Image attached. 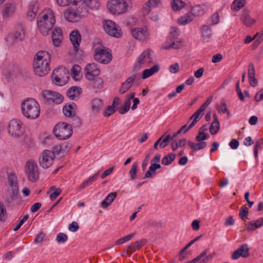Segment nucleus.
<instances>
[{
	"instance_id": "f257e3e1",
	"label": "nucleus",
	"mask_w": 263,
	"mask_h": 263,
	"mask_svg": "<svg viewBox=\"0 0 263 263\" xmlns=\"http://www.w3.org/2000/svg\"><path fill=\"white\" fill-rule=\"evenodd\" d=\"M55 16L50 8L44 9L37 18V27L43 35H47L55 23Z\"/></svg>"
},
{
	"instance_id": "f03ea898",
	"label": "nucleus",
	"mask_w": 263,
	"mask_h": 263,
	"mask_svg": "<svg viewBox=\"0 0 263 263\" xmlns=\"http://www.w3.org/2000/svg\"><path fill=\"white\" fill-rule=\"evenodd\" d=\"M50 54L46 51L37 52L34 57L33 62V68L34 73L43 77L48 73L50 71Z\"/></svg>"
},
{
	"instance_id": "7ed1b4c3",
	"label": "nucleus",
	"mask_w": 263,
	"mask_h": 263,
	"mask_svg": "<svg viewBox=\"0 0 263 263\" xmlns=\"http://www.w3.org/2000/svg\"><path fill=\"white\" fill-rule=\"evenodd\" d=\"M23 115L29 119L37 118L40 115L41 108L39 103L34 99H28L22 104Z\"/></svg>"
},
{
	"instance_id": "20e7f679",
	"label": "nucleus",
	"mask_w": 263,
	"mask_h": 263,
	"mask_svg": "<svg viewBox=\"0 0 263 263\" xmlns=\"http://www.w3.org/2000/svg\"><path fill=\"white\" fill-rule=\"evenodd\" d=\"M73 7H69L64 12V18L69 22H76L79 21L87 12L85 8L80 5H76Z\"/></svg>"
},
{
	"instance_id": "39448f33",
	"label": "nucleus",
	"mask_w": 263,
	"mask_h": 263,
	"mask_svg": "<svg viewBox=\"0 0 263 263\" xmlns=\"http://www.w3.org/2000/svg\"><path fill=\"white\" fill-rule=\"evenodd\" d=\"M53 133L59 140H64L69 138L73 133L71 125L65 122H59L54 126Z\"/></svg>"
},
{
	"instance_id": "423d86ee",
	"label": "nucleus",
	"mask_w": 263,
	"mask_h": 263,
	"mask_svg": "<svg viewBox=\"0 0 263 263\" xmlns=\"http://www.w3.org/2000/svg\"><path fill=\"white\" fill-rule=\"evenodd\" d=\"M52 78L57 85L61 86L64 85L67 82L69 78V70L64 66H59L53 70Z\"/></svg>"
},
{
	"instance_id": "0eeeda50",
	"label": "nucleus",
	"mask_w": 263,
	"mask_h": 263,
	"mask_svg": "<svg viewBox=\"0 0 263 263\" xmlns=\"http://www.w3.org/2000/svg\"><path fill=\"white\" fill-rule=\"evenodd\" d=\"M25 172L28 179L35 182L39 178L40 172L37 164L34 161L28 160L25 166Z\"/></svg>"
},
{
	"instance_id": "6e6552de",
	"label": "nucleus",
	"mask_w": 263,
	"mask_h": 263,
	"mask_svg": "<svg viewBox=\"0 0 263 263\" xmlns=\"http://www.w3.org/2000/svg\"><path fill=\"white\" fill-rule=\"evenodd\" d=\"M94 58L101 63L107 64L111 61L112 55L109 49L104 47H99L95 50Z\"/></svg>"
},
{
	"instance_id": "1a4fd4ad",
	"label": "nucleus",
	"mask_w": 263,
	"mask_h": 263,
	"mask_svg": "<svg viewBox=\"0 0 263 263\" xmlns=\"http://www.w3.org/2000/svg\"><path fill=\"white\" fill-rule=\"evenodd\" d=\"M104 30L108 35L115 37L121 36L122 32L120 27L114 22L110 20H105L103 22Z\"/></svg>"
},
{
	"instance_id": "9d476101",
	"label": "nucleus",
	"mask_w": 263,
	"mask_h": 263,
	"mask_svg": "<svg viewBox=\"0 0 263 263\" xmlns=\"http://www.w3.org/2000/svg\"><path fill=\"white\" fill-rule=\"evenodd\" d=\"M24 129L23 123L18 119H13L10 121L8 126L9 133L14 137L21 136L24 133Z\"/></svg>"
},
{
	"instance_id": "9b49d317",
	"label": "nucleus",
	"mask_w": 263,
	"mask_h": 263,
	"mask_svg": "<svg viewBox=\"0 0 263 263\" xmlns=\"http://www.w3.org/2000/svg\"><path fill=\"white\" fill-rule=\"evenodd\" d=\"M54 158V152L49 150H44L39 158V164L43 168H48L53 164Z\"/></svg>"
},
{
	"instance_id": "f8f14e48",
	"label": "nucleus",
	"mask_w": 263,
	"mask_h": 263,
	"mask_svg": "<svg viewBox=\"0 0 263 263\" xmlns=\"http://www.w3.org/2000/svg\"><path fill=\"white\" fill-rule=\"evenodd\" d=\"M109 9L112 14H122L126 12L128 4L124 0H112L108 5Z\"/></svg>"
},
{
	"instance_id": "ddd939ff",
	"label": "nucleus",
	"mask_w": 263,
	"mask_h": 263,
	"mask_svg": "<svg viewBox=\"0 0 263 263\" xmlns=\"http://www.w3.org/2000/svg\"><path fill=\"white\" fill-rule=\"evenodd\" d=\"M151 51L149 49H146L137 59L134 66L135 70H139L145 64H149L152 62V59L151 57Z\"/></svg>"
},
{
	"instance_id": "4468645a",
	"label": "nucleus",
	"mask_w": 263,
	"mask_h": 263,
	"mask_svg": "<svg viewBox=\"0 0 263 263\" xmlns=\"http://www.w3.org/2000/svg\"><path fill=\"white\" fill-rule=\"evenodd\" d=\"M172 31L171 32V36L169 37L166 44L163 46L165 49H168L170 48L178 49L181 45L180 41L175 39V36L178 34L179 29L174 27H171Z\"/></svg>"
},
{
	"instance_id": "2eb2a0df",
	"label": "nucleus",
	"mask_w": 263,
	"mask_h": 263,
	"mask_svg": "<svg viewBox=\"0 0 263 263\" xmlns=\"http://www.w3.org/2000/svg\"><path fill=\"white\" fill-rule=\"evenodd\" d=\"M133 37L141 42H144L149 40L150 34L147 27H137L133 29Z\"/></svg>"
},
{
	"instance_id": "dca6fc26",
	"label": "nucleus",
	"mask_w": 263,
	"mask_h": 263,
	"mask_svg": "<svg viewBox=\"0 0 263 263\" xmlns=\"http://www.w3.org/2000/svg\"><path fill=\"white\" fill-rule=\"evenodd\" d=\"M42 95L44 100L49 103H54L59 104L63 100L61 95L51 90H45Z\"/></svg>"
},
{
	"instance_id": "f3484780",
	"label": "nucleus",
	"mask_w": 263,
	"mask_h": 263,
	"mask_svg": "<svg viewBox=\"0 0 263 263\" xmlns=\"http://www.w3.org/2000/svg\"><path fill=\"white\" fill-rule=\"evenodd\" d=\"M100 73V70L96 63L87 64L84 69V75L86 78L91 80L98 76Z\"/></svg>"
},
{
	"instance_id": "a211bd4d",
	"label": "nucleus",
	"mask_w": 263,
	"mask_h": 263,
	"mask_svg": "<svg viewBox=\"0 0 263 263\" xmlns=\"http://www.w3.org/2000/svg\"><path fill=\"white\" fill-rule=\"evenodd\" d=\"M208 253V249L203 251L195 258L191 260L192 263H195L197 261H199L198 263H207L208 261L212 260L216 255V253L215 252L207 255Z\"/></svg>"
},
{
	"instance_id": "6ab92c4d",
	"label": "nucleus",
	"mask_w": 263,
	"mask_h": 263,
	"mask_svg": "<svg viewBox=\"0 0 263 263\" xmlns=\"http://www.w3.org/2000/svg\"><path fill=\"white\" fill-rule=\"evenodd\" d=\"M248 245L243 244L233 252L232 258L233 259H237L240 257L247 258L250 255Z\"/></svg>"
},
{
	"instance_id": "aec40b11",
	"label": "nucleus",
	"mask_w": 263,
	"mask_h": 263,
	"mask_svg": "<svg viewBox=\"0 0 263 263\" xmlns=\"http://www.w3.org/2000/svg\"><path fill=\"white\" fill-rule=\"evenodd\" d=\"M63 40V32L61 28L56 27L52 32V41L54 46L60 47Z\"/></svg>"
},
{
	"instance_id": "412c9836",
	"label": "nucleus",
	"mask_w": 263,
	"mask_h": 263,
	"mask_svg": "<svg viewBox=\"0 0 263 263\" xmlns=\"http://www.w3.org/2000/svg\"><path fill=\"white\" fill-rule=\"evenodd\" d=\"M83 8H89L91 9H97L100 7V3L98 0H80L79 4Z\"/></svg>"
},
{
	"instance_id": "4be33fe9",
	"label": "nucleus",
	"mask_w": 263,
	"mask_h": 263,
	"mask_svg": "<svg viewBox=\"0 0 263 263\" xmlns=\"http://www.w3.org/2000/svg\"><path fill=\"white\" fill-rule=\"evenodd\" d=\"M70 39L74 50L78 51L81 41V35L77 30H74L70 34Z\"/></svg>"
},
{
	"instance_id": "5701e85b",
	"label": "nucleus",
	"mask_w": 263,
	"mask_h": 263,
	"mask_svg": "<svg viewBox=\"0 0 263 263\" xmlns=\"http://www.w3.org/2000/svg\"><path fill=\"white\" fill-rule=\"evenodd\" d=\"M241 20L243 24L247 27H250L256 22L255 20L250 15L248 10L246 9L242 11Z\"/></svg>"
},
{
	"instance_id": "b1692460",
	"label": "nucleus",
	"mask_w": 263,
	"mask_h": 263,
	"mask_svg": "<svg viewBox=\"0 0 263 263\" xmlns=\"http://www.w3.org/2000/svg\"><path fill=\"white\" fill-rule=\"evenodd\" d=\"M248 231H253L263 226V218H259L256 220H252L246 224Z\"/></svg>"
},
{
	"instance_id": "393cba45",
	"label": "nucleus",
	"mask_w": 263,
	"mask_h": 263,
	"mask_svg": "<svg viewBox=\"0 0 263 263\" xmlns=\"http://www.w3.org/2000/svg\"><path fill=\"white\" fill-rule=\"evenodd\" d=\"M15 10V6L13 3H7L4 6L3 10V15L4 17L7 18L12 15Z\"/></svg>"
},
{
	"instance_id": "a878e982",
	"label": "nucleus",
	"mask_w": 263,
	"mask_h": 263,
	"mask_svg": "<svg viewBox=\"0 0 263 263\" xmlns=\"http://www.w3.org/2000/svg\"><path fill=\"white\" fill-rule=\"evenodd\" d=\"M39 10V4L36 2L32 3L29 8L27 12V16L28 18L31 21L33 20Z\"/></svg>"
},
{
	"instance_id": "bb28decb",
	"label": "nucleus",
	"mask_w": 263,
	"mask_h": 263,
	"mask_svg": "<svg viewBox=\"0 0 263 263\" xmlns=\"http://www.w3.org/2000/svg\"><path fill=\"white\" fill-rule=\"evenodd\" d=\"M204 110L200 107V108L190 117L191 120H193L192 123L190 124L189 127H193L195 124L199 121L203 115Z\"/></svg>"
},
{
	"instance_id": "cd10ccee",
	"label": "nucleus",
	"mask_w": 263,
	"mask_h": 263,
	"mask_svg": "<svg viewBox=\"0 0 263 263\" xmlns=\"http://www.w3.org/2000/svg\"><path fill=\"white\" fill-rule=\"evenodd\" d=\"M76 105L74 103L66 105L64 106L63 111L67 117H73L76 114Z\"/></svg>"
},
{
	"instance_id": "c85d7f7f",
	"label": "nucleus",
	"mask_w": 263,
	"mask_h": 263,
	"mask_svg": "<svg viewBox=\"0 0 263 263\" xmlns=\"http://www.w3.org/2000/svg\"><path fill=\"white\" fill-rule=\"evenodd\" d=\"M81 92V88L73 86L69 88L67 91V96L71 100L77 99Z\"/></svg>"
},
{
	"instance_id": "c756f323",
	"label": "nucleus",
	"mask_w": 263,
	"mask_h": 263,
	"mask_svg": "<svg viewBox=\"0 0 263 263\" xmlns=\"http://www.w3.org/2000/svg\"><path fill=\"white\" fill-rule=\"evenodd\" d=\"M202 37L204 42H208L211 37V29L208 25H204L201 27Z\"/></svg>"
},
{
	"instance_id": "7c9ffc66",
	"label": "nucleus",
	"mask_w": 263,
	"mask_h": 263,
	"mask_svg": "<svg viewBox=\"0 0 263 263\" xmlns=\"http://www.w3.org/2000/svg\"><path fill=\"white\" fill-rule=\"evenodd\" d=\"M214 121L210 127V131L211 134H216L219 129L220 124L216 113L213 114Z\"/></svg>"
},
{
	"instance_id": "2f4dec72",
	"label": "nucleus",
	"mask_w": 263,
	"mask_h": 263,
	"mask_svg": "<svg viewBox=\"0 0 263 263\" xmlns=\"http://www.w3.org/2000/svg\"><path fill=\"white\" fill-rule=\"evenodd\" d=\"M159 70L158 65H154L149 69H145L142 73V79H145L149 78L153 74L157 73Z\"/></svg>"
},
{
	"instance_id": "473e14b6",
	"label": "nucleus",
	"mask_w": 263,
	"mask_h": 263,
	"mask_svg": "<svg viewBox=\"0 0 263 263\" xmlns=\"http://www.w3.org/2000/svg\"><path fill=\"white\" fill-rule=\"evenodd\" d=\"M158 2H157L156 4L154 3L153 1H151L149 3H148V1L143 5L142 9V12L143 15H146L148 14L151 10L152 7L154 6H156L158 4Z\"/></svg>"
},
{
	"instance_id": "72a5a7b5",
	"label": "nucleus",
	"mask_w": 263,
	"mask_h": 263,
	"mask_svg": "<svg viewBox=\"0 0 263 263\" xmlns=\"http://www.w3.org/2000/svg\"><path fill=\"white\" fill-rule=\"evenodd\" d=\"M116 195V193H111L109 194L105 199L102 202V207L103 208H107L114 201Z\"/></svg>"
},
{
	"instance_id": "f704fd0d",
	"label": "nucleus",
	"mask_w": 263,
	"mask_h": 263,
	"mask_svg": "<svg viewBox=\"0 0 263 263\" xmlns=\"http://www.w3.org/2000/svg\"><path fill=\"white\" fill-rule=\"evenodd\" d=\"M81 68L78 65L75 64L73 66L71 69V75L72 78L76 80H78L81 78L80 72Z\"/></svg>"
},
{
	"instance_id": "c9c22d12",
	"label": "nucleus",
	"mask_w": 263,
	"mask_h": 263,
	"mask_svg": "<svg viewBox=\"0 0 263 263\" xmlns=\"http://www.w3.org/2000/svg\"><path fill=\"white\" fill-rule=\"evenodd\" d=\"M131 99L132 95H129L127 100L125 101L124 105L119 108V111L120 114H123L129 109Z\"/></svg>"
},
{
	"instance_id": "e433bc0d",
	"label": "nucleus",
	"mask_w": 263,
	"mask_h": 263,
	"mask_svg": "<svg viewBox=\"0 0 263 263\" xmlns=\"http://www.w3.org/2000/svg\"><path fill=\"white\" fill-rule=\"evenodd\" d=\"M57 4L61 7L68 6L70 4L74 5H78L80 0H55Z\"/></svg>"
},
{
	"instance_id": "4c0bfd02",
	"label": "nucleus",
	"mask_w": 263,
	"mask_h": 263,
	"mask_svg": "<svg viewBox=\"0 0 263 263\" xmlns=\"http://www.w3.org/2000/svg\"><path fill=\"white\" fill-rule=\"evenodd\" d=\"M176 155L173 153L169 154L168 155L164 156L162 159V163L163 165H170L175 160Z\"/></svg>"
},
{
	"instance_id": "58836bf2",
	"label": "nucleus",
	"mask_w": 263,
	"mask_h": 263,
	"mask_svg": "<svg viewBox=\"0 0 263 263\" xmlns=\"http://www.w3.org/2000/svg\"><path fill=\"white\" fill-rule=\"evenodd\" d=\"M172 9L175 10H180L185 6V3L181 0H174L171 3Z\"/></svg>"
},
{
	"instance_id": "ea45409f",
	"label": "nucleus",
	"mask_w": 263,
	"mask_h": 263,
	"mask_svg": "<svg viewBox=\"0 0 263 263\" xmlns=\"http://www.w3.org/2000/svg\"><path fill=\"white\" fill-rule=\"evenodd\" d=\"M103 103L100 99H95L92 101V109L95 112L98 111L102 106Z\"/></svg>"
},
{
	"instance_id": "a19ab883",
	"label": "nucleus",
	"mask_w": 263,
	"mask_h": 263,
	"mask_svg": "<svg viewBox=\"0 0 263 263\" xmlns=\"http://www.w3.org/2000/svg\"><path fill=\"white\" fill-rule=\"evenodd\" d=\"M193 19V17L192 15L186 14L181 17V18L178 20V23L181 25H185L192 21Z\"/></svg>"
},
{
	"instance_id": "79ce46f5",
	"label": "nucleus",
	"mask_w": 263,
	"mask_h": 263,
	"mask_svg": "<svg viewBox=\"0 0 263 263\" xmlns=\"http://www.w3.org/2000/svg\"><path fill=\"white\" fill-rule=\"evenodd\" d=\"M245 4V0H235L232 4V9L238 11L243 7Z\"/></svg>"
},
{
	"instance_id": "37998d69",
	"label": "nucleus",
	"mask_w": 263,
	"mask_h": 263,
	"mask_svg": "<svg viewBox=\"0 0 263 263\" xmlns=\"http://www.w3.org/2000/svg\"><path fill=\"white\" fill-rule=\"evenodd\" d=\"M132 86V79L128 78L126 82L123 83L120 89L121 93L125 92Z\"/></svg>"
},
{
	"instance_id": "c03bdc74",
	"label": "nucleus",
	"mask_w": 263,
	"mask_h": 263,
	"mask_svg": "<svg viewBox=\"0 0 263 263\" xmlns=\"http://www.w3.org/2000/svg\"><path fill=\"white\" fill-rule=\"evenodd\" d=\"M92 86L93 88L96 89H101L103 87V80L100 78H97L92 80Z\"/></svg>"
},
{
	"instance_id": "a18cd8bd",
	"label": "nucleus",
	"mask_w": 263,
	"mask_h": 263,
	"mask_svg": "<svg viewBox=\"0 0 263 263\" xmlns=\"http://www.w3.org/2000/svg\"><path fill=\"white\" fill-rule=\"evenodd\" d=\"M156 168L154 163H152L148 171L145 174V178H152L154 175H156L155 171Z\"/></svg>"
},
{
	"instance_id": "49530a36",
	"label": "nucleus",
	"mask_w": 263,
	"mask_h": 263,
	"mask_svg": "<svg viewBox=\"0 0 263 263\" xmlns=\"http://www.w3.org/2000/svg\"><path fill=\"white\" fill-rule=\"evenodd\" d=\"M263 145V139L256 141L255 145L254 146V157L256 159H257L258 156V151L259 149L262 148V146Z\"/></svg>"
},
{
	"instance_id": "de8ad7c7",
	"label": "nucleus",
	"mask_w": 263,
	"mask_h": 263,
	"mask_svg": "<svg viewBox=\"0 0 263 263\" xmlns=\"http://www.w3.org/2000/svg\"><path fill=\"white\" fill-rule=\"evenodd\" d=\"M145 243V240L144 239H141L136 241L135 243L133 245V252L141 248Z\"/></svg>"
},
{
	"instance_id": "09e8293b",
	"label": "nucleus",
	"mask_w": 263,
	"mask_h": 263,
	"mask_svg": "<svg viewBox=\"0 0 263 263\" xmlns=\"http://www.w3.org/2000/svg\"><path fill=\"white\" fill-rule=\"evenodd\" d=\"M190 127V125L189 126H187V125H184L183 126H182L179 130L178 131L175 133L172 137V139H174V138H175L176 136H177L178 135L180 134L182 132H183V134H185V133H186L189 130H190V129H191L192 127Z\"/></svg>"
},
{
	"instance_id": "8fccbe9b",
	"label": "nucleus",
	"mask_w": 263,
	"mask_h": 263,
	"mask_svg": "<svg viewBox=\"0 0 263 263\" xmlns=\"http://www.w3.org/2000/svg\"><path fill=\"white\" fill-rule=\"evenodd\" d=\"M14 35L15 39L22 41L25 38V32L23 29L20 28V30H17L15 32Z\"/></svg>"
},
{
	"instance_id": "3c124183",
	"label": "nucleus",
	"mask_w": 263,
	"mask_h": 263,
	"mask_svg": "<svg viewBox=\"0 0 263 263\" xmlns=\"http://www.w3.org/2000/svg\"><path fill=\"white\" fill-rule=\"evenodd\" d=\"M7 218L6 210L3 203H0V220L5 221Z\"/></svg>"
},
{
	"instance_id": "603ef678",
	"label": "nucleus",
	"mask_w": 263,
	"mask_h": 263,
	"mask_svg": "<svg viewBox=\"0 0 263 263\" xmlns=\"http://www.w3.org/2000/svg\"><path fill=\"white\" fill-rule=\"evenodd\" d=\"M248 214V210L246 205L242 206L239 212V216L242 220H244Z\"/></svg>"
},
{
	"instance_id": "864d4df0",
	"label": "nucleus",
	"mask_w": 263,
	"mask_h": 263,
	"mask_svg": "<svg viewBox=\"0 0 263 263\" xmlns=\"http://www.w3.org/2000/svg\"><path fill=\"white\" fill-rule=\"evenodd\" d=\"M11 187L12 190V193L13 196L17 198V194L18 193V186L17 183L15 181H13L12 183H11Z\"/></svg>"
},
{
	"instance_id": "5fc2aeb1",
	"label": "nucleus",
	"mask_w": 263,
	"mask_h": 263,
	"mask_svg": "<svg viewBox=\"0 0 263 263\" xmlns=\"http://www.w3.org/2000/svg\"><path fill=\"white\" fill-rule=\"evenodd\" d=\"M216 108L218 112H222L224 114L227 111V107L225 102H221V105L216 104Z\"/></svg>"
},
{
	"instance_id": "6e6d98bb",
	"label": "nucleus",
	"mask_w": 263,
	"mask_h": 263,
	"mask_svg": "<svg viewBox=\"0 0 263 263\" xmlns=\"http://www.w3.org/2000/svg\"><path fill=\"white\" fill-rule=\"evenodd\" d=\"M191 12L194 16H198L203 13V11L199 6H196L192 8Z\"/></svg>"
},
{
	"instance_id": "4d7b16f0",
	"label": "nucleus",
	"mask_w": 263,
	"mask_h": 263,
	"mask_svg": "<svg viewBox=\"0 0 263 263\" xmlns=\"http://www.w3.org/2000/svg\"><path fill=\"white\" fill-rule=\"evenodd\" d=\"M132 239V234H129L125 237L121 238L115 242L116 245H119L129 241Z\"/></svg>"
},
{
	"instance_id": "13d9d810",
	"label": "nucleus",
	"mask_w": 263,
	"mask_h": 263,
	"mask_svg": "<svg viewBox=\"0 0 263 263\" xmlns=\"http://www.w3.org/2000/svg\"><path fill=\"white\" fill-rule=\"evenodd\" d=\"M68 236L64 233H60L57 237V241L59 243H64L67 241Z\"/></svg>"
},
{
	"instance_id": "bf43d9fd",
	"label": "nucleus",
	"mask_w": 263,
	"mask_h": 263,
	"mask_svg": "<svg viewBox=\"0 0 263 263\" xmlns=\"http://www.w3.org/2000/svg\"><path fill=\"white\" fill-rule=\"evenodd\" d=\"M219 15L217 12H215L211 17V25H216L219 22Z\"/></svg>"
},
{
	"instance_id": "052dcab7",
	"label": "nucleus",
	"mask_w": 263,
	"mask_h": 263,
	"mask_svg": "<svg viewBox=\"0 0 263 263\" xmlns=\"http://www.w3.org/2000/svg\"><path fill=\"white\" fill-rule=\"evenodd\" d=\"M53 138L51 136H47L42 141V143L47 145H51L53 143Z\"/></svg>"
},
{
	"instance_id": "680f3d73",
	"label": "nucleus",
	"mask_w": 263,
	"mask_h": 263,
	"mask_svg": "<svg viewBox=\"0 0 263 263\" xmlns=\"http://www.w3.org/2000/svg\"><path fill=\"white\" fill-rule=\"evenodd\" d=\"M179 69L178 63H175L169 67V70L172 73H177Z\"/></svg>"
},
{
	"instance_id": "e2e57ef3",
	"label": "nucleus",
	"mask_w": 263,
	"mask_h": 263,
	"mask_svg": "<svg viewBox=\"0 0 263 263\" xmlns=\"http://www.w3.org/2000/svg\"><path fill=\"white\" fill-rule=\"evenodd\" d=\"M62 190L60 188L55 189L53 193H52L50 196V198L51 200H55L58 196L61 193Z\"/></svg>"
},
{
	"instance_id": "0e129e2a",
	"label": "nucleus",
	"mask_w": 263,
	"mask_h": 263,
	"mask_svg": "<svg viewBox=\"0 0 263 263\" xmlns=\"http://www.w3.org/2000/svg\"><path fill=\"white\" fill-rule=\"evenodd\" d=\"M54 152L57 154L60 152H67V149H64L63 146L62 145H57L53 147Z\"/></svg>"
},
{
	"instance_id": "69168bd1",
	"label": "nucleus",
	"mask_w": 263,
	"mask_h": 263,
	"mask_svg": "<svg viewBox=\"0 0 263 263\" xmlns=\"http://www.w3.org/2000/svg\"><path fill=\"white\" fill-rule=\"evenodd\" d=\"M208 136L204 133L199 132L198 135L196 137V140L198 142H200L208 138Z\"/></svg>"
},
{
	"instance_id": "338daca9",
	"label": "nucleus",
	"mask_w": 263,
	"mask_h": 263,
	"mask_svg": "<svg viewBox=\"0 0 263 263\" xmlns=\"http://www.w3.org/2000/svg\"><path fill=\"white\" fill-rule=\"evenodd\" d=\"M68 229L71 232H76L79 229V226L77 222L73 221L69 225Z\"/></svg>"
},
{
	"instance_id": "774afa93",
	"label": "nucleus",
	"mask_w": 263,
	"mask_h": 263,
	"mask_svg": "<svg viewBox=\"0 0 263 263\" xmlns=\"http://www.w3.org/2000/svg\"><path fill=\"white\" fill-rule=\"evenodd\" d=\"M254 99L257 102L263 100V88L260 89L259 92L256 94Z\"/></svg>"
}]
</instances>
